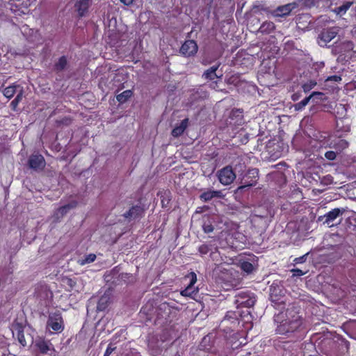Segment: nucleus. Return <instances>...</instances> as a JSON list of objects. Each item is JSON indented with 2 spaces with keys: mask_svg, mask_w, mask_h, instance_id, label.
<instances>
[{
  "mask_svg": "<svg viewBox=\"0 0 356 356\" xmlns=\"http://www.w3.org/2000/svg\"><path fill=\"white\" fill-rule=\"evenodd\" d=\"M275 322L277 323L276 332L285 334L297 330L302 325V319L293 309H288L275 316Z\"/></svg>",
  "mask_w": 356,
  "mask_h": 356,
  "instance_id": "obj_1",
  "label": "nucleus"
},
{
  "mask_svg": "<svg viewBox=\"0 0 356 356\" xmlns=\"http://www.w3.org/2000/svg\"><path fill=\"white\" fill-rule=\"evenodd\" d=\"M35 1V0H10V8L15 15L21 16L29 13V7Z\"/></svg>",
  "mask_w": 356,
  "mask_h": 356,
  "instance_id": "obj_2",
  "label": "nucleus"
},
{
  "mask_svg": "<svg viewBox=\"0 0 356 356\" xmlns=\"http://www.w3.org/2000/svg\"><path fill=\"white\" fill-rule=\"evenodd\" d=\"M353 44L350 41H345L335 45L332 51L335 54H339V57L344 56V58L356 57V51H353Z\"/></svg>",
  "mask_w": 356,
  "mask_h": 356,
  "instance_id": "obj_3",
  "label": "nucleus"
},
{
  "mask_svg": "<svg viewBox=\"0 0 356 356\" xmlns=\"http://www.w3.org/2000/svg\"><path fill=\"white\" fill-rule=\"evenodd\" d=\"M47 327L54 332H60L64 326L61 314L58 312L51 313L47 321Z\"/></svg>",
  "mask_w": 356,
  "mask_h": 356,
  "instance_id": "obj_4",
  "label": "nucleus"
},
{
  "mask_svg": "<svg viewBox=\"0 0 356 356\" xmlns=\"http://www.w3.org/2000/svg\"><path fill=\"white\" fill-rule=\"evenodd\" d=\"M35 346L43 356H56V350L49 341L43 339L35 340Z\"/></svg>",
  "mask_w": 356,
  "mask_h": 356,
  "instance_id": "obj_5",
  "label": "nucleus"
},
{
  "mask_svg": "<svg viewBox=\"0 0 356 356\" xmlns=\"http://www.w3.org/2000/svg\"><path fill=\"white\" fill-rule=\"evenodd\" d=\"M218 177L222 184L227 186L234 181L236 175L232 167L226 166L218 172Z\"/></svg>",
  "mask_w": 356,
  "mask_h": 356,
  "instance_id": "obj_6",
  "label": "nucleus"
},
{
  "mask_svg": "<svg viewBox=\"0 0 356 356\" xmlns=\"http://www.w3.org/2000/svg\"><path fill=\"white\" fill-rule=\"evenodd\" d=\"M318 140L321 147H334L341 150L348 147V143L343 139H338L337 143H333L330 137L327 138L326 136H321Z\"/></svg>",
  "mask_w": 356,
  "mask_h": 356,
  "instance_id": "obj_7",
  "label": "nucleus"
},
{
  "mask_svg": "<svg viewBox=\"0 0 356 356\" xmlns=\"http://www.w3.org/2000/svg\"><path fill=\"white\" fill-rule=\"evenodd\" d=\"M338 31L339 29L337 27L324 29L318 36V44L321 47L326 46L328 42L336 37Z\"/></svg>",
  "mask_w": 356,
  "mask_h": 356,
  "instance_id": "obj_8",
  "label": "nucleus"
},
{
  "mask_svg": "<svg viewBox=\"0 0 356 356\" xmlns=\"http://www.w3.org/2000/svg\"><path fill=\"white\" fill-rule=\"evenodd\" d=\"M345 211L346 209L344 208H335L331 210L323 217L325 219L323 223L327 227H332L334 225V220L339 216H342Z\"/></svg>",
  "mask_w": 356,
  "mask_h": 356,
  "instance_id": "obj_9",
  "label": "nucleus"
},
{
  "mask_svg": "<svg viewBox=\"0 0 356 356\" xmlns=\"http://www.w3.org/2000/svg\"><path fill=\"white\" fill-rule=\"evenodd\" d=\"M188 277L190 278V283L186 289L181 291V295L193 298L198 291V289L194 286V284L197 282V276L195 273L192 272L188 275Z\"/></svg>",
  "mask_w": 356,
  "mask_h": 356,
  "instance_id": "obj_10",
  "label": "nucleus"
},
{
  "mask_svg": "<svg viewBox=\"0 0 356 356\" xmlns=\"http://www.w3.org/2000/svg\"><path fill=\"white\" fill-rule=\"evenodd\" d=\"M258 170L257 169L249 170L241 181V186L238 188H243L248 186H254L257 182Z\"/></svg>",
  "mask_w": 356,
  "mask_h": 356,
  "instance_id": "obj_11",
  "label": "nucleus"
},
{
  "mask_svg": "<svg viewBox=\"0 0 356 356\" xmlns=\"http://www.w3.org/2000/svg\"><path fill=\"white\" fill-rule=\"evenodd\" d=\"M236 302L238 306L250 308L255 304L256 299L253 295L250 296L246 293H241L237 296Z\"/></svg>",
  "mask_w": 356,
  "mask_h": 356,
  "instance_id": "obj_12",
  "label": "nucleus"
},
{
  "mask_svg": "<svg viewBox=\"0 0 356 356\" xmlns=\"http://www.w3.org/2000/svg\"><path fill=\"white\" fill-rule=\"evenodd\" d=\"M298 3L296 2L290 3L279 6L272 12L273 17H283L289 15L293 10L297 8Z\"/></svg>",
  "mask_w": 356,
  "mask_h": 356,
  "instance_id": "obj_13",
  "label": "nucleus"
},
{
  "mask_svg": "<svg viewBox=\"0 0 356 356\" xmlns=\"http://www.w3.org/2000/svg\"><path fill=\"white\" fill-rule=\"evenodd\" d=\"M197 45L194 40H187L181 46L180 51L186 56H191L196 54Z\"/></svg>",
  "mask_w": 356,
  "mask_h": 356,
  "instance_id": "obj_14",
  "label": "nucleus"
},
{
  "mask_svg": "<svg viewBox=\"0 0 356 356\" xmlns=\"http://www.w3.org/2000/svg\"><path fill=\"white\" fill-rule=\"evenodd\" d=\"M77 203L75 201H72L70 203L64 205L59 209H58L54 213L52 218H54V221H58L61 218H63L70 210L76 207Z\"/></svg>",
  "mask_w": 356,
  "mask_h": 356,
  "instance_id": "obj_15",
  "label": "nucleus"
},
{
  "mask_svg": "<svg viewBox=\"0 0 356 356\" xmlns=\"http://www.w3.org/2000/svg\"><path fill=\"white\" fill-rule=\"evenodd\" d=\"M29 166L34 170H42L45 165V161L42 155H32L29 161Z\"/></svg>",
  "mask_w": 356,
  "mask_h": 356,
  "instance_id": "obj_16",
  "label": "nucleus"
},
{
  "mask_svg": "<svg viewBox=\"0 0 356 356\" xmlns=\"http://www.w3.org/2000/svg\"><path fill=\"white\" fill-rule=\"evenodd\" d=\"M222 196L220 191H207L200 195V199L204 202H208L213 197H222Z\"/></svg>",
  "mask_w": 356,
  "mask_h": 356,
  "instance_id": "obj_17",
  "label": "nucleus"
},
{
  "mask_svg": "<svg viewBox=\"0 0 356 356\" xmlns=\"http://www.w3.org/2000/svg\"><path fill=\"white\" fill-rule=\"evenodd\" d=\"M218 67H219V65H213V66L211 67L209 69L207 70L202 75L203 77L206 79H209V80H214L216 79L221 78L222 76V74L220 75H218L216 74V71H217Z\"/></svg>",
  "mask_w": 356,
  "mask_h": 356,
  "instance_id": "obj_18",
  "label": "nucleus"
},
{
  "mask_svg": "<svg viewBox=\"0 0 356 356\" xmlns=\"http://www.w3.org/2000/svg\"><path fill=\"white\" fill-rule=\"evenodd\" d=\"M90 0H79L76 3V8L80 16H83L88 12Z\"/></svg>",
  "mask_w": 356,
  "mask_h": 356,
  "instance_id": "obj_19",
  "label": "nucleus"
},
{
  "mask_svg": "<svg viewBox=\"0 0 356 356\" xmlns=\"http://www.w3.org/2000/svg\"><path fill=\"white\" fill-rule=\"evenodd\" d=\"M188 120L184 119L181 123L175 127L172 131V135L175 137L181 136L188 126Z\"/></svg>",
  "mask_w": 356,
  "mask_h": 356,
  "instance_id": "obj_20",
  "label": "nucleus"
},
{
  "mask_svg": "<svg viewBox=\"0 0 356 356\" xmlns=\"http://www.w3.org/2000/svg\"><path fill=\"white\" fill-rule=\"evenodd\" d=\"M19 87H20V85L14 83L12 86H10L6 88L3 91V95L6 98L10 99L11 97H13L14 96V95L17 92H18V89L19 88Z\"/></svg>",
  "mask_w": 356,
  "mask_h": 356,
  "instance_id": "obj_21",
  "label": "nucleus"
},
{
  "mask_svg": "<svg viewBox=\"0 0 356 356\" xmlns=\"http://www.w3.org/2000/svg\"><path fill=\"white\" fill-rule=\"evenodd\" d=\"M353 3L350 1H346L343 5L336 7L333 8L332 10L337 15L342 16L343 15L347 10L350 8V7L352 6Z\"/></svg>",
  "mask_w": 356,
  "mask_h": 356,
  "instance_id": "obj_22",
  "label": "nucleus"
},
{
  "mask_svg": "<svg viewBox=\"0 0 356 356\" xmlns=\"http://www.w3.org/2000/svg\"><path fill=\"white\" fill-rule=\"evenodd\" d=\"M108 300L109 298L108 296L101 297L97 303V310L99 312L104 311L108 305Z\"/></svg>",
  "mask_w": 356,
  "mask_h": 356,
  "instance_id": "obj_23",
  "label": "nucleus"
},
{
  "mask_svg": "<svg viewBox=\"0 0 356 356\" xmlns=\"http://www.w3.org/2000/svg\"><path fill=\"white\" fill-rule=\"evenodd\" d=\"M309 97L316 103H318L321 101H325L327 99L325 95L320 92H313Z\"/></svg>",
  "mask_w": 356,
  "mask_h": 356,
  "instance_id": "obj_24",
  "label": "nucleus"
},
{
  "mask_svg": "<svg viewBox=\"0 0 356 356\" xmlns=\"http://www.w3.org/2000/svg\"><path fill=\"white\" fill-rule=\"evenodd\" d=\"M132 94L131 90H127L117 95L116 99L120 103H124L132 96Z\"/></svg>",
  "mask_w": 356,
  "mask_h": 356,
  "instance_id": "obj_25",
  "label": "nucleus"
},
{
  "mask_svg": "<svg viewBox=\"0 0 356 356\" xmlns=\"http://www.w3.org/2000/svg\"><path fill=\"white\" fill-rule=\"evenodd\" d=\"M275 29V25L271 22H265L260 26V31L261 33H270Z\"/></svg>",
  "mask_w": 356,
  "mask_h": 356,
  "instance_id": "obj_26",
  "label": "nucleus"
},
{
  "mask_svg": "<svg viewBox=\"0 0 356 356\" xmlns=\"http://www.w3.org/2000/svg\"><path fill=\"white\" fill-rule=\"evenodd\" d=\"M13 335H15V334L17 335L18 341L20 343V344L22 346H26V339H25V337H24V335L23 333V330H22L21 327H19L17 330L16 332H15V331H13Z\"/></svg>",
  "mask_w": 356,
  "mask_h": 356,
  "instance_id": "obj_27",
  "label": "nucleus"
},
{
  "mask_svg": "<svg viewBox=\"0 0 356 356\" xmlns=\"http://www.w3.org/2000/svg\"><path fill=\"white\" fill-rule=\"evenodd\" d=\"M96 259V255L94 254H90L88 255H87L84 259H79L78 263L81 265V266H83L86 264H89V263H92Z\"/></svg>",
  "mask_w": 356,
  "mask_h": 356,
  "instance_id": "obj_28",
  "label": "nucleus"
},
{
  "mask_svg": "<svg viewBox=\"0 0 356 356\" xmlns=\"http://www.w3.org/2000/svg\"><path fill=\"white\" fill-rule=\"evenodd\" d=\"M316 86V82L314 80H309L302 85V89L305 92H308Z\"/></svg>",
  "mask_w": 356,
  "mask_h": 356,
  "instance_id": "obj_29",
  "label": "nucleus"
},
{
  "mask_svg": "<svg viewBox=\"0 0 356 356\" xmlns=\"http://www.w3.org/2000/svg\"><path fill=\"white\" fill-rule=\"evenodd\" d=\"M241 268L243 271L248 273H251L254 269L253 265L248 261L241 262Z\"/></svg>",
  "mask_w": 356,
  "mask_h": 356,
  "instance_id": "obj_30",
  "label": "nucleus"
},
{
  "mask_svg": "<svg viewBox=\"0 0 356 356\" xmlns=\"http://www.w3.org/2000/svg\"><path fill=\"white\" fill-rule=\"evenodd\" d=\"M139 211H140V207H134L129 211V212H127V213L124 214V216L126 218H129V217H134L135 218V217H136V216L138 215Z\"/></svg>",
  "mask_w": 356,
  "mask_h": 356,
  "instance_id": "obj_31",
  "label": "nucleus"
},
{
  "mask_svg": "<svg viewBox=\"0 0 356 356\" xmlns=\"http://www.w3.org/2000/svg\"><path fill=\"white\" fill-rule=\"evenodd\" d=\"M67 65V59L65 56H62L59 58L58 63L56 65V67L57 70H63Z\"/></svg>",
  "mask_w": 356,
  "mask_h": 356,
  "instance_id": "obj_32",
  "label": "nucleus"
},
{
  "mask_svg": "<svg viewBox=\"0 0 356 356\" xmlns=\"http://www.w3.org/2000/svg\"><path fill=\"white\" fill-rule=\"evenodd\" d=\"M310 97H307L295 105L296 110L302 109L309 102Z\"/></svg>",
  "mask_w": 356,
  "mask_h": 356,
  "instance_id": "obj_33",
  "label": "nucleus"
},
{
  "mask_svg": "<svg viewBox=\"0 0 356 356\" xmlns=\"http://www.w3.org/2000/svg\"><path fill=\"white\" fill-rule=\"evenodd\" d=\"M336 107L337 109V112L339 115H340L341 116H343L346 115V105L339 104V105H337Z\"/></svg>",
  "mask_w": 356,
  "mask_h": 356,
  "instance_id": "obj_34",
  "label": "nucleus"
},
{
  "mask_svg": "<svg viewBox=\"0 0 356 356\" xmlns=\"http://www.w3.org/2000/svg\"><path fill=\"white\" fill-rule=\"evenodd\" d=\"M16 93H17V97H15V102H21L22 99V97H23V88L20 86L19 88L18 89V92H17Z\"/></svg>",
  "mask_w": 356,
  "mask_h": 356,
  "instance_id": "obj_35",
  "label": "nucleus"
},
{
  "mask_svg": "<svg viewBox=\"0 0 356 356\" xmlns=\"http://www.w3.org/2000/svg\"><path fill=\"white\" fill-rule=\"evenodd\" d=\"M325 156L329 160H334L336 158V153L333 151H328L325 154Z\"/></svg>",
  "mask_w": 356,
  "mask_h": 356,
  "instance_id": "obj_36",
  "label": "nucleus"
},
{
  "mask_svg": "<svg viewBox=\"0 0 356 356\" xmlns=\"http://www.w3.org/2000/svg\"><path fill=\"white\" fill-rule=\"evenodd\" d=\"M209 247L207 245H202L199 248V252L201 254H206L209 252Z\"/></svg>",
  "mask_w": 356,
  "mask_h": 356,
  "instance_id": "obj_37",
  "label": "nucleus"
},
{
  "mask_svg": "<svg viewBox=\"0 0 356 356\" xmlns=\"http://www.w3.org/2000/svg\"><path fill=\"white\" fill-rule=\"evenodd\" d=\"M341 80V76H337V75L330 76H328V77L326 79V81H334V82H339V81H340Z\"/></svg>",
  "mask_w": 356,
  "mask_h": 356,
  "instance_id": "obj_38",
  "label": "nucleus"
},
{
  "mask_svg": "<svg viewBox=\"0 0 356 356\" xmlns=\"http://www.w3.org/2000/svg\"><path fill=\"white\" fill-rule=\"evenodd\" d=\"M308 255V253L305 254V255L302 256V257H297L294 259V261L296 263V264H301V263H303L306 260V257Z\"/></svg>",
  "mask_w": 356,
  "mask_h": 356,
  "instance_id": "obj_39",
  "label": "nucleus"
},
{
  "mask_svg": "<svg viewBox=\"0 0 356 356\" xmlns=\"http://www.w3.org/2000/svg\"><path fill=\"white\" fill-rule=\"evenodd\" d=\"M291 271L293 273L294 276H301L305 274V272L298 268L293 269Z\"/></svg>",
  "mask_w": 356,
  "mask_h": 356,
  "instance_id": "obj_40",
  "label": "nucleus"
},
{
  "mask_svg": "<svg viewBox=\"0 0 356 356\" xmlns=\"http://www.w3.org/2000/svg\"><path fill=\"white\" fill-rule=\"evenodd\" d=\"M203 229H204V232H206V233L211 232L213 230V228L211 225L204 224Z\"/></svg>",
  "mask_w": 356,
  "mask_h": 356,
  "instance_id": "obj_41",
  "label": "nucleus"
},
{
  "mask_svg": "<svg viewBox=\"0 0 356 356\" xmlns=\"http://www.w3.org/2000/svg\"><path fill=\"white\" fill-rule=\"evenodd\" d=\"M317 0H305L304 4L307 6L311 7L314 6Z\"/></svg>",
  "mask_w": 356,
  "mask_h": 356,
  "instance_id": "obj_42",
  "label": "nucleus"
},
{
  "mask_svg": "<svg viewBox=\"0 0 356 356\" xmlns=\"http://www.w3.org/2000/svg\"><path fill=\"white\" fill-rule=\"evenodd\" d=\"M114 350L115 348H112L111 346H108L104 353V356H109Z\"/></svg>",
  "mask_w": 356,
  "mask_h": 356,
  "instance_id": "obj_43",
  "label": "nucleus"
},
{
  "mask_svg": "<svg viewBox=\"0 0 356 356\" xmlns=\"http://www.w3.org/2000/svg\"><path fill=\"white\" fill-rule=\"evenodd\" d=\"M120 1L124 5L129 6L133 3L134 0H120Z\"/></svg>",
  "mask_w": 356,
  "mask_h": 356,
  "instance_id": "obj_44",
  "label": "nucleus"
},
{
  "mask_svg": "<svg viewBox=\"0 0 356 356\" xmlns=\"http://www.w3.org/2000/svg\"><path fill=\"white\" fill-rule=\"evenodd\" d=\"M210 87L214 90H216L218 88V83L216 81L212 82L210 84Z\"/></svg>",
  "mask_w": 356,
  "mask_h": 356,
  "instance_id": "obj_45",
  "label": "nucleus"
},
{
  "mask_svg": "<svg viewBox=\"0 0 356 356\" xmlns=\"http://www.w3.org/2000/svg\"><path fill=\"white\" fill-rule=\"evenodd\" d=\"M19 102H15V99L12 101L11 102V106H13V109L15 110V108L17 107V106L18 105Z\"/></svg>",
  "mask_w": 356,
  "mask_h": 356,
  "instance_id": "obj_46",
  "label": "nucleus"
},
{
  "mask_svg": "<svg viewBox=\"0 0 356 356\" xmlns=\"http://www.w3.org/2000/svg\"><path fill=\"white\" fill-rule=\"evenodd\" d=\"M229 315V313L228 314H227V315H226V316H225V319L223 320V321H222V322L225 323V322L227 321V318H228Z\"/></svg>",
  "mask_w": 356,
  "mask_h": 356,
  "instance_id": "obj_47",
  "label": "nucleus"
}]
</instances>
